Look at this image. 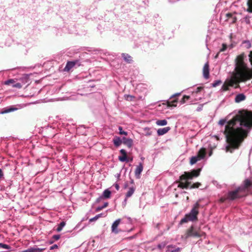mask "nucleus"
Listing matches in <instances>:
<instances>
[{"label": "nucleus", "mask_w": 252, "mask_h": 252, "mask_svg": "<svg viewBox=\"0 0 252 252\" xmlns=\"http://www.w3.org/2000/svg\"><path fill=\"white\" fill-rule=\"evenodd\" d=\"M235 13H228L226 14L225 21L228 22L230 24H233L236 23L237 18L235 15Z\"/></svg>", "instance_id": "nucleus-9"}, {"label": "nucleus", "mask_w": 252, "mask_h": 252, "mask_svg": "<svg viewBox=\"0 0 252 252\" xmlns=\"http://www.w3.org/2000/svg\"><path fill=\"white\" fill-rule=\"evenodd\" d=\"M173 247L172 245H170L168 246V251H170V252H181V249L180 248H176L174 250H170V248H173Z\"/></svg>", "instance_id": "nucleus-31"}, {"label": "nucleus", "mask_w": 252, "mask_h": 252, "mask_svg": "<svg viewBox=\"0 0 252 252\" xmlns=\"http://www.w3.org/2000/svg\"><path fill=\"white\" fill-rule=\"evenodd\" d=\"M53 238L55 240H58L60 238V235H55L53 236Z\"/></svg>", "instance_id": "nucleus-46"}, {"label": "nucleus", "mask_w": 252, "mask_h": 252, "mask_svg": "<svg viewBox=\"0 0 252 252\" xmlns=\"http://www.w3.org/2000/svg\"><path fill=\"white\" fill-rule=\"evenodd\" d=\"M241 189L238 187L235 190L229 191L227 195V198L230 200H234L242 197L239 193L241 192Z\"/></svg>", "instance_id": "nucleus-5"}, {"label": "nucleus", "mask_w": 252, "mask_h": 252, "mask_svg": "<svg viewBox=\"0 0 252 252\" xmlns=\"http://www.w3.org/2000/svg\"><path fill=\"white\" fill-rule=\"evenodd\" d=\"M111 191L108 189H105L103 193V196L105 198H109L110 197Z\"/></svg>", "instance_id": "nucleus-28"}, {"label": "nucleus", "mask_w": 252, "mask_h": 252, "mask_svg": "<svg viewBox=\"0 0 252 252\" xmlns=\"http://www.w3.org/2000/svg\"><path fill=\"white\" fill-rule=\"evenodd\" d=\"M246 56L244 53L237 56L235 60V68L232 73L230 79L225 82L222 87L224 91H227L228 87L234 85L235 88L239 87V83L245 82L252 79V71L247 66L244 62Z\"/></svg>", "instance_id": "nucleus-2"}, {"label": "nucleus", "mask_w": 252, "mask_h": 252, "mask_svg": "<svg viewBox=\"0 0 252 252\" xmlns=\"http://www.w3.org/2000/svg\"><path fill=\"white\" fill-rule=\"evenodd\" d=\"M119 134H121V135H127V132H126V131H125L123 130V128L122 126H119Z\"/></svg>", "instance_id": "nucleus-36"}, {"label": "nucleus", "mask_w": 252, "mask_h": 252, "mask_svg": "<svg viewBox=\"0 0 252 252\" xmlns=\"http://www.w3.org/2000/svg\"><path fill=\"white\" fill-rule=\"evenodd\" d=\"M220 53V52H219L217 54V55L215 56V59H217V58H218V56H219V55Z\"/></svg>", "instance_id": "nucleus-56"}, {"label": "nucleus", "mask_w": 252, "mask_h": 252, "mask_svg": "<svg viewBox=\"0 0 252 252\" xmlns=\"http://www.w3.org/2000/svg\"><path fill=\"white\" fill-rule=\"evenodd\" d=\"M225 123H226V120L224 119H222L219 121V124L220 126H223L225 124Z\"/></svg>", "instance_id": "nucleus-43"}, {"label": "nucleus", "mask_w": 252, "mask_h": 252, "mask_svg": "<svg viewBox=\"0 0 252 252\" xmlns=\"http://www.w3.org/2000/svg\"><path fill=\"white\" fill-rule=\"evenodd\" d=\"M221 83V81L220 80H217L213 84V86L214 87H217V86L219 85Z\"/></svg>", "instance_id": "nucleus-41"}, {"label": "nucleus", "mask_w": 252, "mask_h": 252, "mask_svg": "<svg viewBox=\"0 0 252 252\" xmlns=\"http://www.w3.org/2000/svg\"><path fill=\"white\" fill-rule=\"evenodd\" d=\"M227 48V45L226 44L223 43L222 45V48L220 49V52L224 51Z\"/></svg>", "instance_id": "nucleus-40"}, {"label": "nucleus", "mask_w": 252, "mask_h": 252, "mask_svg": "<svg viewBox=\"0 0 252 252\" xmlns=\"http://www.w3.org/2000/svg\"><path fill=\"white\" fill-rule=\"evenodd\" d=\"M143 166L142 163H140L139 165L137 166L135 170V175L136 177L138 179H139L140 176V174L143 171Z\"/></svg>", "instance_id": "nucleus-15"}, {"label": "nucleus", "mask_w": 252, "mask_h": 252, "mask_svg": "<svg viewBox=\"0 0 252 252\" xmlns=\"http://www.w3.org/2000/svg\"><path fill=\"white\" fill-rule=\"evenodd\" d=\"M77 62V61L67 62L63 70L67 72L69 71L75 65Z\"/></svg>", "instance_id": "nucleus-13"}, {"label": "nucleus", "mask_w": 252, "mask_h": 252, "mask_svg": "<svg viewBox=\"0 0 252 252\" xmlns=\"http://www.w3.org/2000/svg\"><path fill=\"white\" fill-rule=\"evenodd\" d=\"M128 139V138L124 137L122 139H121L122 140V143L124 144V142L126 141Z\"/></svg>", "instance_id": "nucleus-52"}, {"label": "nucleus", "mask_w": 252, "mask_h": 252, "mask_svg": "<svg viewBox=\"0 0 252 252\" xmlns=\"http://www.w3.org/2000/svg\"><path fill=\"white\" fill-rule=\"evenodd\" d=\"M120 153H121L123 155H124V156H125V155H127V154H126V150H124V149H121V150H120Z\"/></svg>", "instance_id": "nucleus-47"}, {"label": "nucleus", "mask_w": 252, "mask_h": 252, "mask_svg": "<svg viewBox=\"0 0 252 252\" xmlns=\"http://www.w3.org/2000/svg\"><path fill=\"white\" fill-rule=\"evenodd\" d=\"M201 185L200 183L196 182L193 183L192 185H191L189 187L190 189H195L198 188Z\"/></svg>", "instance_id": "nucleus-32"}, {"label": "nucleus", "mask_w": 252, "mask_h": 252, "mask_svg": "<svg viewBox=\"0 0 252 252\" xmlns=\"http://www.w3.org/2000/svg\"><path fill=\"white\" fill-rule=\"evenodd\" d=\"M203 89V87H198L196 89V90L195 91V93H198L200 92L201 90Z\"/></svg>", "instance_id": "nucleus-44"}, {"label": "nucleus", "mask_w": 252, "mask_h": 252, "mask_svg": "<svg viewBox=\"0 0 252 252\" xmlns=\"http://www.w3.org/2000/svg\"><path fill=\"white\" fill-rule=\"evenodd\" d=\"M134 191H135V189L133 187L129 188L128 191L127 192V193L126 194V197L128 198V197H130L133 194Z\"/></svg>", "instance_id": "nucleus-24"}, {"label": "nucleus", "mask_w": 252, "mask_h": 252, "mask_svg": "<svg viewBox=\"0 0 252 252\" xmlns=\"http://www.w3.org/2000/svg\"><path fill=\"white\" fill-rule=\"evenodd\" d=\"M3 177V173L2 170L0 169V179H1Z\"/></svg>", "instance_id": "nucleus-51"}, {"label": "nucleus", "mask_w": 252, "mask_h": 252, "mask_svg": "<svg viewBox=\"0 0 252 252\" xmlns=\"http://www.w3.org/2000/svg\"><path fill=\"white\" fill-rule=\"evenodd\" d=\"M121 221V220L119 219L113 222L111 226V230L113 233H114L115 234H118L120 231V230L118 229L117 227L120 224Z\"/></svg>", "instance_id": "nucleus-11"}, {"label": "nucleus", "mask_w": 252, "mask_h": 252, "mask_svg": "<svg viewBox=\"0 0 252 252\" xmlns=\"http://www.w3.org/2000/svg\"><path fill=\"white\" fill-rule=\"evenodd\" d=\"M246 96L243 94H237L235 98V101L237 103H239L242 101L245 100Z\"/></svg>", "instance_id": "nucleus-19"}, {"label": "nucleus", "mask_w": 252, "mask_h": 252, "mask_svg": "<svg viewBox=\"0 0 252 252\" xmlns=\"http://www.w3.org/2000/svg\"><path fill=\"white\" fill-rule=\"evenodd\" d=\"M198 220L197 217H195L194 215H191L190 213L185 215V217L182 219L180 222V224H183L186 223L189 221H194Z\"/></svg>", "instance_id": "nucleus-6"}, {"label": "nucleus", "mask_w": 252, "mask_h": 252, "mask_svg": "<svg viewBox=\"0 0 252 252\" xmlns=\"http://www.w3.org/2000/svg\"><path fill=\"white\" fill-rule=\"evenodd\" d=\"M113 142L114 143V145L116 146V147H119V146H120L122 143V139H121L120 137H118V136H115L113 140Z\"/></svg>", "instance_id": "nucleus-20"}, {"label": "nucleus", "mask_w": 252, "mask_h": 252, "mask_svg": "<svg viewBox=\"0 0 252 252\" xmlns=\"http://www.w3.org/2000/svg\"><path fill=\"white\" fill-rule=\"evenodd\" d=\"M245 21L247 23V24H249L250 23V20H249V18H247V17H246L245 18Z\"/></svg>", "instance_id": "nucleus-54"}, {"label": "nucleus", "mask_w": 252, "mask_h": 252, "mask_svg": "<svg viewBox=\"0 0 252 252\" xmlns=\"http://www.w3.org/2000/svg\"><path fill=\"white\" fill-rule=\"evenodd\" d=\"M178 102V99H175L172 101H167V105L168 107H176L177 106V103Z\"/></svg>", "instance_id": "nucleus-22"}, {"label": "nucleus", "mask_w": 252, "mask_h": 252, "mask_svg": "<svg viewBox=\"0 0 252 252\" xmlns=\"http://www.w3.org/2000/svg\"><path fill=\"white\" fill-rule=\"evenodd\" d=\"M115 188L116 189H117V190H119V186L118 184H116L115 185Z\"/></svg>", "instance_id": "nucleus-55"}, {"label": "nucleus", "mask_w": 252, "mask_h": 252, "mask_svg": "<svg viewBox=\"0 0 252 252\" xmlns=\"http://www.w3.org/2000/svg\"><path fill=\"white\" fill-rule=\"evenodd\" d=\"M190 96L189 95H184L181 100L182 103H185L187 100L189 99Z\"/></svg>", "instance_id": "nucleus-33"}, {"label": "nucleus", "mask_w": 252, "mask_h": 252, "mask_svg": "<svg viewBox=\"0 0 252 252\" xmlns=\"http://www.w3.org/2000/svg\"><path fill=\"white\" fill-rule=\"evenodd\" d=\"M102 214H98V215L95 216L94 217L91 219L90 220V221L92 222V221L96 220L100 218L102 216Z\"/></svg>", "instance_id": "nucleus-35"}, {"label": "nucleus", "mask_w": 252, "mask_h": 252, "mask_svg": "<svg viewBox=\"0 0 252 252\" xmlns=\"http://www.w3.org/2000/svg\"><path fill=\"white\" fill-rule=\"evenodd\" d=\"M170 129V128L169 127L159 128L157 131V133L158 135H162L166 133Z\"/></svg>", "instance_id": "nucleus-18"}, {"label": "nucleus", "mask_w": 252, "mask_h": 252, "mask_svg": "<svg viewBox=\"0 0 252 252\" xmlns=\"http://www.w3.org/2000/svg\"><path fill=\"white\" fill-rule=\"evenodd\" d=\"M145 131L146 135H151L152 134V131L150 130V128L148 127H146L143 129Z\"/></svg>", "instance_id": "nucleus-34"}, {"label": "nucleus", "mask_w": 252, "mask_h": 252, "mask_svg": "<svg viewBox=\"0 0 252 252\" xmlns=\"http://www.w3.org/2000/svg\"><path fill=\"white\" fill-rule=\"evenodd\" d=\"M41 251L42 250H40L39 248H31L24 251L22 252H41Z\"/></svg>", "instance_id": "nucleus-23"}, {"label": "nucleus", "mask_w": 252, "mask_h": 252, "mask_svg": "<svg viewBox=\"0 0 252 252\" xmlns=\"http://www.w3.org/2000/svg\"><path fill=\"white\" fill-rule=\"evenodd\" d=\"M200 206L199 201H198L193 205L190 212H189L191 215H194L195 217H197L199 214V208Z\"/></svg>", "instance_id": "nucleus-12"}, {"label": "nucleus", "mask_w": 252, "mask_h": 252, "mask_svg": "<svg viewBox=\"0 0 252 252\" xmlns=\"http://www.w3.org/2000/svg\"><path fill=\"white\" fill-rule=\"evenodd\" d=\"M18 109L16 107H14L13 106H10L9 107H7L3 108L1 111L0 113L2 114H6L8 113H10L14 111L17 110Z\"/></svg>", "instance_id": "nucleus-17"}, {"label": "nucleus", "mask_w": 252, "mask_h": 252, "mask_svg": "<svg viewBox=\"0 0 252 252\" xmlns=\"http://www.w3.org/2000/svg\"><path fill=\"white\" fill-rule=\"evenodd\" d=\"M226 199H228L227 196L226 197H223L220 199L219 201L220 203H223Z\"/></svg>", "instance_id": "nucleus-45"}, {"label": "nucleus", "mask_w": 252, "mask_h": 252, "mask_svg": "<svg viewBox=\"0 0 252 252\" xmlns=\"http://www.w3.org/2000/svg\"><path fill=\"white\" fill-rule=\"evenodd\" d=\"M251 128L252 112L239 111L237 115L227 122L225 126L223 133L228 144L226 152L232 153L234 150L238 149L247 137Z\"/></svg>", "instance_id": "nucleus-1"}, {"label": "nucleus", "mask_w": 252, "mask_h": 252, "mask_svg": "<svg viewBox=\"0 0 252 252\" xmlns=\"http://www.w3.org/2000/svg\"><path fill=\"white\" fill-rule=\"evenodd\" d=\"M103 209H104V208H103V207H102V206H101V207H97V208H96L95 211H96V212H98V211H100V210H102Z\"/></svg>", "instance_id": "nucleus-49"}, {"label": "nucleus", "mask_w": 252, "mask_h": 252, "mask_svg": "<svg viewBox=\"0 0 252 252\" xmlns=\"http://www.w3.org/2000/svg\"><path fill=\"white\" fill-rule=\"evenodd\" d=\"M243 186L239 187L242 192H244L246 190L248 189L250 187H252V180L247 179L244 182Z\"/></svg>", "instance_id": "nucleus-8"}, {"label": "nucleus", "mask_w": 252, "mask_h": 252, "mask_svg": "<svg viewBox=\"0 0 252 252\" xmlns=\"http://www.w3.org/2000/svg\"><path fill=\"white\" fill-rule=\"evenodd\" d=\"M124 144L128 148H131L133 145V140L130 138H128L126 141L124 142Z\"/></svg>", "instance_id": "nucleus-26"}, {"label": "nucleus", "mask_w": 252, "mask_h": 252, "mask_svg": "<svg viewBox=\"0 0 252 252\" xmlns=\"http://www.w3.org/2000/svg\"><path fill=\"white\" fill-rule=\"evenodd\" d=\"M3 84L5 85H12L13 88L18 89H21L22 87V85L20 83H16L15 79H10L5 81Z\"/></svg>", "instance_id": "nucleus-7"}, {"label": "nucleus", "mask_w": 252, "mask_h": 252, "mask_svg": "<svg viewBox=\"0 0 252 252\" xmlns=\"http://www.w3.org/2000/svg\"><path fill=\"white\" fill-rule=\"evenodd\" d=\"M0 248H3L9 250L11 248V247L8 245L0 243Z\"/></svg>", "instance_id": "nucleus-38"}, {"label": "nucleus", "mask_w": 252, "mask_h": 252, "mask_svg": "<svg viewBox=\"0 0 252 252\" xmlns=\"http://www.w3.org/2000/svg\"><path fill=\"white\" fill-rule=\"evenodd\" d=\"M202 105L201 106V107L200 108H199V109H198V110H200L202 109Z\"/></svg>", "instance_id": "nucleus-57"}, {"label": "nucleus", "mask_w": 252, "mask_h": 252, "mask_svg": "<svg viewBox=\"0 0 252 252\" xmlns=\"http://www.w3.org/2000/svg\"><path fill=\"white\" fill-rule=\"evenodd\" d=\"M108 205V202H105L104 205L102 206L103 208H106V207H107Z\"/></svg>", "instance_id": "nucleus-53"}, {"label": "nucleus", "mask_w": 252, "mask_h": 252, "mask_svg": "<svg viewBox=\"0 0 252 252\" xmlns=\"http://www.w3.org/2000/svg\"><path fill=\"white\" fill-rule=\"evenodd\" d=\"M167 124V122L166 120H158L156 122V124L158 126H165Z\"/></svg>", "instance_id": "nucleus-25"}, {"label": "nucleus", "mask_w": 252, "mask_h": 252, "mask_svg": "<svg viewBox=\"0 0 252 252\" xmlns=\"http://www.w3.org/2000/svg\"><path fill=\"white\" fill-rule=\"evenodd\" d=\"M119 159L120 161L122 162H124L127 159V155H123L122 156L119 157Z\"/></svg>", "instance_id": "nucleus-37"}, {"label": "nucleus", "mask_w": 252, "mask_h": 252, "mask_svg": "<svg viewBox=\"0 0 252 252\" xmlns=\"http://www.w3.org/2000/svg\"><path fill=\"white\" fill-rule=\"evenodd\" d=\"M178 183V187L182 189H188L190 185L191 182H189L188 180H180L176 181Z\"/></svg>", "instance_id": "nucleus-10"}, {"label": "nucleus", "mask_w": 252, "mask_h": 252, "mask_svg": "<svg viewBox=\"0 0 252 252\" xmlns=\"http://www.w3.org/2000/svg\"><path fill=\"white\" fill-rule=\"evenodd\" d=\"M165 244L164 243H162L161 244H159L158 245V248L160 250H162V249H163L165 247Z\"/></svg>", "instance_id": "nucleus-42"}, {"label": "nucleus", "mask_w": 252, "mask_h": 252, "mask_svg": "<svg viewBox=\"0 0 252 252\" xmlns=\"http://www.w3.org/2000/svg\"><path fill=\"white\" fill-rule=\"evenodd\" d=\"M125 98L128 100V101H131L132 100L133 98H134V96L131 95H126L125 96Z\"/></svg>", "instance_id": "nucleus-39"}, {"label": "nucleus", "mask_w": 252, "mask_h": 252, "mask_svg": "<svg viewBox=\"0 0 252 252\" xmlns=\"http://www.w3.org/2000/svg\"><path fill=\"white\" fill-rule=\"evenodd\" d=\"M248 8L247 11L249 12H252V0H248L247 2Z\"/></svg>", "instance_id": "nucleus-30"}, {"label": "nucleus", "mask_w": 252, "mask_h": 252, "mask_svg": "<svg viewBox=\"0 0 252 252\" xmlns=\"http://www.w3.org/2000/svg\"><path fill=\"white\" fill-rule=\"evenodd\" d=\"M206 154V150L204 148H201L199 151L198 152L197 156L199 158V159H201L203 158Z\"/></svg>", "instance_id": "nucleus-16"}, {"label": "nucleus", "mask_w": 252, "mask_h": 252, "mask_svg": "<svg viewBox=\"0 0 252 252\" xmlns=\"http://www.w3.org/2000/svg\"><path fill=\"white\" fill-rule=\"evenodd\" d=\"M180 94H181V93L175 94H174L173 95H172V96L170 97V98L176 97L177 96H178L180 95Z\"/></svg>", "instance_id": "nucleus-48"}, {"label": "nucleus", "mask_w": 252, "mask_h": 252, "mask_svg": "<svg viewBox=\"0 0 252 252\" xmlns=\"http://www.w3.org/2000/svg\"><path fill=\"white\" fill-rule=\"evenodd\" d=\"M65 223L64 221H62L59 225H58V226L56 229V230L58 231V232H60L61 231L62 229H63V228L65 226Z\"/></svg>", "instance_id": "nucleus-29"}, {"label": "nucleus", "mask_w": 252, "mask_h": 252, "mask_svg": "<svg viewBox=\"0 0 252 252\" xmlns=\"http://www.w3.org/2000/svg\"><path fill=\"white\" fill-rule=\"evenodd\" d=\"M199 160H200V159H199V158L197 157V156H194V157H192L190 158V164L191 165H193V164H195V163H196V162Z\"/></svg>", "instance_id": "nucleus-27"}, {"label": "nucleus", "mask_w": 252, "mask_h": 252, "mask_svg": "<svg viewBox=\"0 0 252 252\" xmlns=\"http://www.w3.org/2000/svg\"><path fill=\"white\" fill-rule=\"evenodd\" d=\"M203 76L205 79H208L209 77V65L208 63H206L203 68Z\"/></svg>", "instance_id": "nucleus-14"}, {"label": "nucleus", "mask_w": 252, "mask_h": 252, "mask_svg": "<svg viewBox=\"0 0 252 252\" xmlns=\"http://www.w3.org/2000/svg\"><path fill=\"white\" fill-rule=\"evenodd\" d=\"M202 233L199 230H195L193 226L191 225L186 230L185 234L182 236V238L186 240L190 237L199 238L202 236Z\"/></svg>", "instance_id": "nucleus-4"}, {"label": "nucleus", "mask_w": 252, "mask_h": 252, "mask_svg": "<svg viewBox=\"0 0 252 252\" xmlns=\"http://www.w3.org/2000/svg\"><path fill=\"white\" fill-rule=\"evenodd\" d=\"M58 248V246L57 245H54L53 246H51L50 247V250H53L54 249H57Z\"/></svg>", "instance_id": "nucleus-50"}, {"label": "nucleus", "mask_w": 252, "mask_h": 252, "mask_svg": "<svg viewBox=\"0 0 252 252\" xmlns=\"http://www.w3.org/2000/svg\"><path fill=\"white\" fill-rule=\"evenodd\" d=\"M122 56L123 58H124V60L127 63H130L132 62V58L128 54H126V53H123L122 54Z\"/></svg>", "instance_id": "nucleus-21"}, {"label": "nucleus", "mask_w": 252, "mask_h": 252, "mask_svg": "<svg viewBox=\"0 0 252 252\" xmlns=\"http://www.w3.org/2000/svg\"><path fill=\"white\" fill-rule=\"evenodd\" d=\"M201 168L193 169L190 172H185L184 173L180 176V180H189L193 178L197 177L199 176L201 171Z\"/></svg>", "instance_id": "nucleus-3"}]
</instances>
